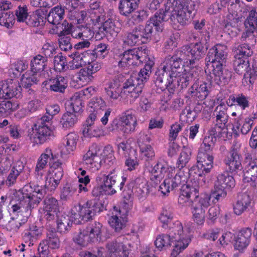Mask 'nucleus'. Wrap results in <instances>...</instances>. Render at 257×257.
<instances>
[{"mask_svg": "<svg viewBox=\"0 0 257 257\" xmlns=\"http://www.w3.org/2000/svg\"><path fill=\"white\" fill-rule=\"evenodd\" d=\"M113 122L118 131L124 134L134 132L138 124L135 110L131 109L124 111L119 116L118 119Z\"/></svg>", "mask_w": 257, "mask_h": 257, "instance_id": "obj_12", "label": "nucleus"}, {"mask_svg": "<svg viewBox=\"0 0 257 257\" xmlns=\"http://www.w3.org/2000/svg\"><path fill=\"white\" fill-rule=\"evenodd\" d=\"M28 64L23 60H18L11 65L9 70L10 74H13L14 77L18 76L20 73L27 69Z\"/></svg>", "mask_w": 257, "mask_h": 257, "instance_id": "obj_58", "label": "nucleus"}, {"mask_svg": "<svg viewBox=\"0 0 257 257\" xmlns=\"http://www.w3.org/2000/svg\"><path fill=\"white\" fill-rule=\"evenodd\" d=\"M234 186L235 180L233 177L229 174L228 171L218 175L214 188L225 190L233 188Z\"/></svg>", "mask_w": 257, "mask_h": 257, "instance_id": "obj_28", "label": "nucleus"}, {"mask_svg": "<svg viewBox=\"0 0 257 257\" xmlns=\"http://www.w3.org/2000/svg\"><path fill=\"white\" fill-rule=\"evenodd\" d=\"M174 0H169L164 5V9L159 10L153 18H156V31L162 32L161 22L170 20L175 29H180V26L189 24L192 18V13L196 10L195 0H180L173 5Z\"/></svg>", "mask_w": 257, "mask_h": 257, "instance_id": "obj_2", "label": "nucleus"}, {"mask_svg": "<svg viewBox=\"0 0 257 257\" xmlns=\"http://www.w3.org/2000/svg\"><path fill=\"white\" fill-rule=\"evenodd\" d=\"M226 46L217 44L209 49L206 60L207 62L212 63V68L214 67V64L217 63L218 65H224L226 58Z\"/></svg>", "mask_w": 257, "mask_h": 257, "instance_id": "obj_18", "label": "nucleus"}, {"mask_svg": "<svg viewBox=\"0 0 257 257\" xmlns=\"http://www.w3.org/2000/svg\"><path fill=\"white\" fill-rule=\"evenodd\" d=\"M167 229H168V233L174 241L171 256L176 257L188 246L191 241L190 229L188 227L184 228L178 220L170 223Z\"/></svg>", "mask_w": 257, "mask_h": 257, "instance_id": "obj_6", "label": "nucleus"}, {"mask_svg": "<svg viewBox=\"0 0 257 257\" xmlns=\"http://www.w3.org/2000/svg\"><path fill=\"white\" fill-rule=\"evenodd\" d=\"M100 149L96 144H92L83 156V161L87 168L92 171H98L102 165Z\"/></svg>", "mask_w": 257, "mask_h": 257, "instance_id": "obj_14", "label": "nucleus"}, {"mask_svg": "<svg viewBox=\"0 0 257 257\" xmlns=\"http://www.w3.org/2000/svg\"><path fill=\"white\" fill-rule=\"evenodd\" d=\"M77 78L83 84L86 85L93 81L94 76L84 67L79 70Z\"/></svg>", "mask_w": 257, "mask_h": 257, "instance_id": "obj_63", "label": "nucleus"}, {"mask_svg": "<svg viewBox=\"0 0 257 257\" xmlns=\"http://www.w3.org/2000/svg\"><path fill=\"white\" fill-rule=\"evenodd\" d=\"M227 103H230V105L238 106L241 110H244L249 106V98L242 93L232 94L229 96Z\"/></svg>", "mask_w": 257, "mask_h": 257, "instance_id": "obj_35", "label": "nucleus"}, {"mask_svg": "<svg viewBox=\"0 0 257 257\" xmlns=\"http://www.w3.org/2000/svg\"><path fill=\"white\" fill-rule=\"evenodd\" d=\"M257 118V115L255 114L250 116L245 119L244 121L240 124L241 127L240 131L243 135L247 134L251 130L253 124V121Z\"/></svg>", "mask_w": 257, "mask_h": 257, "instance_id": "obj_64", "label": "nucleus"}, {"mask_svg": "<svg viewBox=\"0 0 257 257\" xmlns=\"http://www.w3.org/2000/svg\"><path fill=\"white\" fill-rule=\"evenodd\" d=\"M64 7L58 5L50 10L47 19L49 23L53 25H59L64 19Z\"/></svg>", "mask_w": 257, "mask_h": 257, "instance_id": "obj_31", "label": "nucleus"}, {"mask_svg": "<svg viewBox=\"0 0 257 257\" xmlns=\"http://www.w3.org/2000/svg\"><path fill=\"white\" fill-rule=\"evenodd\" d=\"M81 94L76 92L71 97L70 105L74 112H79L82 110L84 103L82 102Z\"/></svg>", "mask_w": 257, "mask_h": 257, "instance_id": "obj_59", "label": "nucleus"}, {"mask_svg": "<svg viewBox=\"0 0 257 257\" xmlns=\"http://www.w3.org/2000/svg\"><path fill=\"white\" fill-rule=\"evenodd\" d=\"M187 180H189L193 182H198V178L202 177L204 171L199 163H197L196 165L192 166L190 169L187 168Z\"/></svg>", "mask_w": 257, "mask_h": 257, "instance_id": "obj_52", "label": "nucleus"}, {"mask_svg": "<svg viewBox=\"0 0 257 257\" xmlns=\"http://www.w3.org/2000/svg\"><path fill=\"white\" fill-rule=\"evenodd\" d=\"M251 235V229L249 228L242 229L238 233L234 243L236 250L242 251L249 244Z\"/></svg>", "mask_w": 257, "mask_h": 257, "instance_id": "obj_25", "label": "nucleus"}, {"mask_svg": "<svg viewBox=\"0 0 257 257\" xmlns=\"http://www.w3.org/2000/svg\"><path fill=\"white\" fill-rule=\"evenodd\" d=\"M209 88V85L205 82H203L200 85L194 84L189 89L188 92L191 97L202 100L208 95Z\"/></svg>", "mask_w": 257, "mask_h": 257, "instance_id": "obj_30", "label": "nucleus"}, {"mask_svg": "<svg viewBox=\"0 0 257 257\" xmlns=\"http://www.w3.org/2000/svg\"><path fill=\"white\" fill-rule=\"evenodd\" d=\"M47 59L41 55L38 54L31 60V70L35 73L40 74L47 65Z\"/></svg>", "mask_w": 257, "mask_h": 257, "instance_id": "obj_47", "label": "nucleus"}, {"mask_svg": "<svg viewBox=\"0 0 257 257\" xmlns=\"http://www.w3.org/2000/svg\"><path fill=\"white\" fill-rule=\"evenodd\" d=\"M125 181V178L121 179L118 175L115 169L110 171L108 174L101 172L96 178V181L101 184L93 188L92 194L96 197L104 194H114L117 190H122Z\"/></svg>", "mask_w": 257, "mask_h": 257, "instance_id": "obj_4", "label": "nucleus"}, {"mask_svg": "<svg viewBox=\"0 0 257 257\" xmlns=\"http://www.w3.org/2000/svg\"><path fill=\"white\" fill-rule=\"evenodd\" d=\"M192 154L191 149L188 147H183L177 162V168L179 171L185 170L186 166L189 162Z\"/></svg>", "mask_w": 257, "mask_h": 257, "instance_id": "obj_43", "label": "nucleus"}, {"mask_svg": "<svg viewBox=\"0 0 257 257\" xmlns=\"http://www.w3.org/2000/svg\"><path fill=\"white\" fill-rule=\"evenodd\" d=\"M210 195L207 193L196 195L190 206L191 209H201L202 211H205L207 208L210 205Z\"/></svg>", "mask_w": 257, "mask_h": 257, "instance_id": "obj_32", "label": "nucleus"}, {"mask_svg": "<svg viewBox=\"0 0 257 257\" xmlns=\"http://www.w3.org/2000/svg\"><path fill=\"white\" fill-rule=\"evenodd\" d=\"M22 88L17 81L12 79L0 82V99H10L20 97Z\"/></svg>", "mask_w": 257, "mask_h": 257, "instance_id": "obj_17", "label": "nucleus"}, {"mask_svg": "<svg viewBox=\"0 0 257 257\" xmlns=\"http://www.w3.org/2000/svg\"><path fill=\"white\" fill-rule=\"evenodd\" d=\"M170 170L171 171L168 174L166 178L159 187V190L164 195L169 193L171 190H173L181 184L187 181L188 175L187 169H184L185 170L178 171L174 177L172 174L173 171L175 173L174 169L170 168Z\"/></svg>", "mask_w": 257, "mask_h": 257, "instance_id": "obj_13", "label": "nucleus"}, {"mask_svg": "<svg viewBox=\"0 0 257 257\" xmlns=\"http://www.w3.org/2000/svg\"><path fill=\"white\" fill-rule=\"evenodd\" d=\"M45 192L41 186L30 185H25L17 191L15 199L17 202L12 205L13 212L31 211L36 207L43 198Z\"/></svg>", "mask_w": 257, "mask_h": 257, "instance_id": "obj_3", "label": "nucleus"}, {"mask_svg": "<svg viewBox=\"0 0 257 257\" xmlns=\"http://www.w3.org/2000/svg\"><path fill=\"white\" fill-rule=\"evenodd\" d=\"M148 50L145 46L125 51L120 55L118 66L125 69L139 65L147 60Z\"/></svg>", "mask_w": 257, "mask_h": 257, "instance_id": "obj_10", "label": "nucleus"}, {"mask_svg": "<svg viewBox=\"0 0 257 257\" xmlns=\"http://www.w3.org/2000/svg\"><path fill=\"white\" fill-rule=\"evenodd\" d=\"M140 0H120L118 10L120 14L124 16L134 12L138 7Z\"/></svg>", "mask_w": 257, "mask_h": 257, "instance_id": "obj_33", "label": "nucleus"}, {"mask_svg": "<svg viewBox=\"0 0 257 257\" xmlns=\"http://www.w3.org/2000/svg\"><path fill=\"white\" fill-rule=\"evenodd\" d=\"M120 30V24L117 21L111 18L106 20L99 28V31L103 33L104 35L110 40L116 37Z\"/></svg>", "mask_w": 257, "mask_h": 257, "instance_id": "obj_23", "label": "nucleus"}, {"mask_svg": "<svg viewBox=\"0 0 257 257\" xmlns=\"http://www.w3.org/2000/svg\"><path fill=\"white\" fill-rule=\"evenodd\" d=\"M184 183H186V184L182 186L180 193L190 198L192 195H194L195 196L197 195V194L198 193V182L195 181L193 182L188 180L187 181L184 182Z\"/></svg>", "mask_w": 257, "mask_h": 257, "instance_id": "obj_46", "label": "nucleus"}, {"mask_svg": "<svg viewBox=\"0 0 257 257\" xmlns=\"http://www.w3.org/2000/svg\"><path fill=\"white\" fill-rule=\"evenodd\" d=\"M106 247L107 251L108 257H115L118 253L127 247L122 242L116 240H112L107 243Z\"/></svg>", "mask_w": 257, "mask_h": 257, "instance_id": "obj_42", "label": "nucleus"}, {"mask_svg": "<svg viewBox=\"0 0 257 257\" xmlns=\"http://www.w3.org/2000/svg\"><path fill=\"white\" fill-rule=\"evenodd\" d=\"M172 242H174L173 238L168 233L167 234H161L157 236L155 241V244L159 250L163 248H166L170 247Z\"/></svg>", "mask_w": 257, "mask_h": 257, "instance_id": "obj_51", "label": "nucleus"}, {"mask_svg": "<svg viewBox=\"0 0 257 257\" xmlns=\"http://www.w3.org/2000/svg\"><path fill=\"white\" fill-rule=\"evenodd\" d=\"M60 212L52 211L50 209H43L41 213V218L42 220H44L47 222V223H51L52 222H55V220L58 218V216L59 215Z\"/></svg>", "mask_w": 257, "mask_h": 257, "instance_id": "obj_61", "label": "nucleus"}, {"mask_svg": "<svg viewBox=\"0 0 257 257\" xmlns=\"http://www.w3.org/2000/svg\"><path fill=\"white\" fill-rule=\"evenodd\" d=\"M77 184L67 183L63 187L61 193V199L63 200H69L77 195Z\"/></svg>", "mask_w": 257, "mask_h": 257, "instance_id": "obj_49", "label": "nucleus"}, {"mask_svg": "<svg viewBox=\"0 0 257 257\" xmlns=\"http://www.w3.org/2000/svg\"><path fill=\"white\" fill-rule=\"evenodd\" d=\"M78 117L75 113L67 112L63 114L60 120V123L64 129L73 127L77 122Z\"/></svg>", "mask_w": 257, "mask_h": 257, "instance_id": "obj_50", "label": "nucleus"}, {"mask_svg": "<svg viewBox=\"0 0 257 257\" xmlns=\"http://www.w3.org/2000/svg\"><path fill=\"white\" fill-rule=\"evenodd\" d=\"M83 135L86 137H98L103 135V131L101 127L93 125H86L83 131Z\"/></svg>", "mask_w": 257, "mask_h": 257, "instance_id": "obj_56", "label": "nucleus"}, {"mask_svg": "<svg viewBox=\"0 0 257 257\" xmlns=\"http://www.w3.org/2000/svg\"><path fill=\"white\" fill-rule=\"evenodd\" d=\"M171 171L170 168H168L167 165L159 162L151 170V180L157 184L165 176L166 174L167 176Z\"/></svg>", "mask_w": 257, "mask_h": 257, "instance_id": "obj_29", "label": "nucleus"}, {"mask_svg": "<svg viewBox=\"0 0 257 257\" xmlns=\"http://www.w3.org/2000/svg\"><path fill=\"white\" fill-rule=\"evenodd\" d=\"M53 136V131L47 126H34L29 132L30 139L32 142L37 144H43Z\"/></svg>", "mask_w": 257, "mask_h": 257, "instance_id": "obj_19", "label": "nucleus"}, {"mask_svg": "<svg viewBox=\"0 0 257 257\" xmlns=\"http://www.w3.org/2000/svg\"><path fill=\"white\" fill-rule=\"evenodd\" d=\"M61 245V241L55 231L48 230L46 237L39 243L38 251L40 254L45 256L49 253V248L58 249Z\"/></svg>", "mask_w": 257, "mask_h": 257, "instance_id": "obj_16", "label": "nucleus"}, {"mask_svg": "<svg viewBox=\"0 0 257 257\" xmlns=\"http://www.w3.org/2000/svg\"><path fill=\"white\" fill-rule=\"evenodd\" d=\"M205 49L201 42L185 45L175 50L173 55L165 57L156 71L159 83H172L173 74L181 68L183 63L187 66L194 65L205 55Z\"/></svg>", "mask_w": 257, "mask_h": 257, "instance_id": "obj_1", "label": "nucleus"}, {"mask_svg": "<svg viewBox=\"0 0 257 257\" xmlns=\"http://www.w3.org/2000/svg\"><path fill=\"white\" fill-rule=\"evenodd\" d=\"M244 25L247 30L253 33L255 30H257V13L255 10H252L249 12L247 19L244 22Z\"/></svg>", "mask_w": 257, "mask_h": 257, "instance_id": "obj_54", "label": "nucleus"}, {"mask_svg": "<svg viewBox=\"0 0 257 257\" xmlns=\"http://www.w3.org/2000/svg\"><path fill=\"white\" fill-rule=\"evenodd\" d=\"M234 69L239 74H244L250 78L257 76V66L252 65L250 68L248 57L252 54V51L248 45L243 44L239 45L234 51Z\"/></svg>", "mask_w": 257, "mask_h": 257, "instance_id": "obj_5", "label": "nucleus"}, {"mask_svg": "<svg viewBox=\"0 0 257 257\" xmlns=\"http://www.w3.org/2000/svg\"><path fill=\"white\" fill-rule=\"evenodd\" d=\"M78 136L75 133L68 134L64 140V147L61 151L62 154L68 155L73 152L76 149Z\"/></svg>", "mask_w": 257, "mask_h": 257, "instance_id": "obj_38", "label": "nucleus"}, {"mask_svg": "<svg viewBox=\"0 0 257 257\" xmlns=\"http://www.w3.org/2000/svg\"><path fill=\"white\" fill-rule=\"evenodd\" d=\"M211 137L218 138L221 140L225 141L230 139L232 137V133L228 132L225 124L222 123L215 122L214 126L209 131Z\"/></svg>", "mask_w": 257, "mask_h": 257, "instance_id": "obj_27", "label": "nucleus"}, {"mask_svg": "<svg viewBox=\"0 0 257 257\" xmlns=\"http://www.w3.org/2000/svg\"><path fill=\"white\" fill-rule=\"evenodd\" d=\"M227 110V108L223 104H220L215 107L213 113L216 117L215 122L226 125L228 119Z\"/></svg>", "mask_w": 257, "mask_h": 257, "instance_id": "obj_48", "label": "nucleus"}, {"mask_svg": "<svg viewBox=\"0 0 257 257\" xmlns=\"http://www.w3.org/2000/svg\"><path fill=\"white\" fill-rule=\"evenodd\" d=\"M52 159H54L52 151L50 148H47L39 158L35 167V174L37 179H42L48 161Z\"/></svg>", "mask_w": 257, "mask_h": 257, "instance_id": "obj_21", "label": "nucleus"}, {"mask_svg": "<svg viewBox=\"0 0 257 257\" xmlns=\"http://www.w3.org/2000/svg\"><path fill=\"white\" fill-rule=\"evenodd\" d=\"M243 182L253 187L257 186V158L251 159L245 167Z\"/></svg>", "mask_w": 257, "mask_h": 257, "instance_id": "obj_22", "label": "nucleus"}, {"mask_svg": "<svg viewBox=\"0 0 257 257\" xmlns=\"http://www.w3.org/2000/svg\"><path fill=\"white\" fill-rule=\"evenodd\" d=\"M68 81L64 77L58 76L49 81V89L55 92L63 93L67 87Z\"/></svg>", "mask_w": 257, "mask_h": 257, "instance_id": "obj_40", "label": "nucleus"}, {"mask_svg": "<svg viewBox=\"0 0 257 257\" xmlns=\"http://www.w3.org/2000/svg\"><path fill=\"white\" fill-rule=\"evenodd\" d=\"M156 18L152 17L147 21L145 27L139 26L127 32L124 43L130 46L147 43L152 35L153 28H156Z\"/></svg>", "mask_w": 257, "mask_h": 257, "instance_id": "obj_8", "label": "nucleus"}, {"mask_svg": "<svg viewBox=\"0 0 257 257\" xmlns=\"http://www.w3.org/2000/svg\"><path fill=\"white\" fill-rule=\"evenodd\" d=\"M57 230L61 233H66L70 230L72 220L69 215L61 212L56 219Z\"/></svg>", "mask_w": 257, "mask_h": 257, "instance_id": "obj_34", "label": "nucleus"}, {"mask_svg": "<svg viewBox=\"0 0 257 257\" xmlns=\"http://www.w3.org/2000/svg\"><path fill=\"white\" fill-rule=\"evenodd\" d=\"M200 68L196 67H191L189 68V70L184 69L183 72H179V70H177V71L175 74H173V76H172L173 81L172 83L168 85H166L163 82L162 83H159L156 79V72L154 76L155 84L157 86L163 89L171 87L173 84V82L176 81L178 83V86H180L181 88H186L189 85L190 82L193 80L194 81L196 79H198L199 75L198 70Z\"/></svg>", "mask_w": 257, "mask_h": 257, "instance_id": "obj_11", "label": "nucleus"}, {"mask_svg": "<svg viewBox=\"0 0 257 257\" xmlns=\"http://www.w3.org/2000/svg\"><path fill=\"white\" fill-rule=\"evenodd\" d=\"M120 86V83L117 80H113L109 82L108 87L105 88L109 101L112 102L118 98L121 92Z\"/></svg>", "mask_w": 257, "mask_h": 257, "instance_id": "obj_36", "label": "nucleus"}, {"mask_svg": "<svg viewBox=\"0 0 257 257\" xmlns=\"http://www.w3.org/2000/svg\"><path fill=\"white\" fill-rule=\"evenodd\" d=\"M173 215L172 209L169 207H165L161 213L159 220L163 223L162 226L164 228H167L170 223H173Z\"/></svg>", "mask_w": 257, "mask_h": 257, "instance_id": "obj_55", "label": "nucleus"}, {"mask_svg": "<svg viewBox=\"0 0 257 257\" xmlns=\"http://www.w3.org/2000/svg\"><path fill=\"white\" fill-rule=\"evenodd\" d=\"M213 157L210 154H201L197 155V163L203 168L205 173L210 172L213 167Z\"/></svg>", "mask_w": 257, "mask_h": 257, "instance_id": "obj_44", "label": "nucleus"}, {"mask_svg": "<svg viewBox=\"0 0 257 257\" xmlns=\"http://www.w3.org/2000/svg\"><path fill=\"white\" fill-rule=\"evenodd\" d=\"M154 64L153 61H150L140 70L137 77L132 76L124 83L123 88L130 93L131 97L136 99L142 93L144 83L149 79Z\"/></svg>", "mask_w": 257, "mask_h": 257, "instance_id": "obj_7", "label": "nucleus"}, {"mask_svg": "<svg viewBox=\"0 0 257 257\" xmlns=\"http://www.w3.org/2000/svg\"><path fill=\"white\" fill-rule=\"evenodd\" d=\"M40 74L33 72L32 70L26 72L22 78V84L24 87L28 88L37 84L40 80Z\"/></svg>", "mask_w": 257, "mask_h": 257, "instance_id": "obj_45", "label": "nucleus"}, {"mask_svg": "<svg viewBox=\"0 0 257 257\" xmlns=\"http://www.w3.org/2000/svg\"><path fill=\"white\" fill-rule=\"evenodd\" d=\"M45 19V12L42 9H39L30 15L26 23L32 27H38L44 24Z\"/></svg>", "mask_w": 257, "mask_h": 257, "instance_id": "obj_37", "label": "nucleus"}, {"mask_svg": "<svg viewBox=\"0 0 257 257\" xmlns=\"http://www.w3.org/2000/svg\"><path fill=\"white\" fill-rule=\"evenodd\" d=\"M54 66L55 70L58 72L65 71L66 68H68L66 59L62 55L61 53L54 57Z\"/></svg>", "mask_w": 257, "mask_h": 257, "instance_id": "obj_62", "label": "nucleus"}, {"mask_svg": "<svg viewBox=\"0 0 257 257\" xmlns=\"http://www.w3.org/2000/svg\"><path fill=\"white\" fill-rule=\"evenodd\" d=\"M133 190L139 199L145 198L149 192V186L146 181L141 178H136Z\"/></svg>", "mask_w": 257, "mask_h": 257, "instance_id": "obj_39", "label": "nucleus"}, {"mask_svg": "<svg viewBox=\"0 0 257 257\" xmlns=\"http://www.w3.org/2000/svg\"><path fill=\"white\" fill-rule=\"evenodd\" d=\"M106 107V102L101 97H94L91 99L87 104L88 112L101 114Z\"/></svg>", "mask_w": 257, "mask_h": 257, "instance_id": "obj_41", "label": "nucleus"}, {"mask_svg": "<svg viewBox=\"0 0 257 257\" xmlns=\"http://www.w3.org/2000/svg\"><path fill=\"white\" fill-rule=\"evenodd\" d=\"M228 154L223 159L227 171L231 174L237 173L242 169L241 159L239 154Z\"/></svg>", "mask_w": 257, "mask_h": 257, "instance_id": "obj_24", "label": "nucleus"}, {"mask_svg": "<svg viewBox=\"0 0 257 257\" xmlns=\"http://www.w3.org/2000/svg\"><path fill=\"white\" fill-rule=\"evenodd\" d=\"M102 208L101 202L96 199H91L83 204L75 206L71 209V215L77 223H80L81 220L88 221L102 211Z\"/></svg>", "mask_w": 257, "mask_h": 257, "instance_id": "obj_9", "label": "nucleus"}, {"mask_svg": "<svg viewBox=\"0 0 257 257\" xmlns=\"http://www.w3.org/2000/svg\"><path fill=\"white\" fill-rule=\"evenodd\" d=\"M251 200L248 194L246 193L240 194L237 200L232 204L233 213L237 216L241 215L250 206Z\"/></svg>", "mask_w": 257, "mask_h": 257, "instance_id": "obj_26", "label": "nucleus"}, {"mask_svg": "<svg viewBox=\"0 0 257 257\" xmlns=\"http://www.w3.org/2000/svg\"><path fill=\"white\" fill-rule=\"evenodd\" d=\"M17 108V105L10 101H0V115H6Z\"/></svg>", "mask_w": 257, "mask_h": 257, "instance_id": "obj_60", "label": "nucleus"}, {"mask_svg": "<svg viewBox=\"0 0 257 257\" xmlns=\"http://www.w3.org/2000/svg\"><path fill=\"white\" fill-rule=\"evenodd\" d=\"M124 208L120 209L117 207H114V211L112 215L109 218L108 223L110 225L115 229V231H120L125 225V220L124 216L132 206V201L123 202Z\"/></svg>", "mask_w": 257, "mask_h": 257, "instance_id": "obj_15", "label": "nucleus"}, {"mask_svg": "<svg viewBox=\"0 0 257 257\" xmlns=\"http://www.w3.org/2000/svg\"><path fill=\"white\" fill-rule=\"evenodd\" d=\"M217 63L214 64V67L211 70V76L215 83L218 85H223L227 84L232 76V73L228 70L223 68V65H218Z\"/></svg>", "mask_w": 257, "mask_h": 257, "instance_id": "obj_20", "label": "nucleus"}, {"mask_svg": "<svg viewBox=\"0 0 257 257\" xmlns=\"http://www.w3.org/2000/svg\"><path fill=\"white\" fill-rule=\"evenodd\" d=\"M73 240L75 242L81 246H86L89 242H93L86 229L75 234Z\"/></svg>", "mask_w": 257, "mask_h": 257, "instance_id": "obj_57", "label": "nucleus"}, {"mask_svg": "<svg viewBox=\"0 0 257 257\" xmlns=\"http://www.w3.org/2000/svg\"><path fill=\"white\" fill-rule=\"evenodd\" d=\"M102 227V225L101 223L95 222L86 228V230L93 242L95 240H97L98 237H100Z\"/></svg>", "mask_w": 257, "mask_h": 257, "instance_id": "obj_53", "label": "nucleus"}]
</instances>
